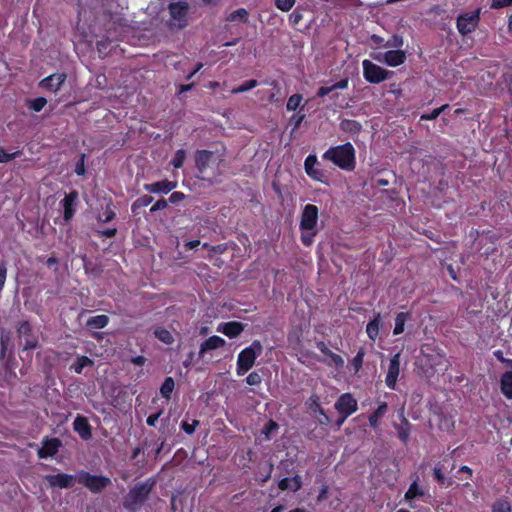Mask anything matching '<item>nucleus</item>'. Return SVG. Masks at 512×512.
I'll return each mask as SVG.
<instances>
[{
	"mask_svg": "<svg viewBox=\"0 0 512 512\" xmlns=\"http://www.w3.org/2000/svg\"><path fill=\"white\" fill-rule=\"evenodd\" d=\"M117 234V228H107L101 231H98V235L104 236L107 238H112Z\"/></svg>",
	"mask_w": 512,
	"mask_h": 512,
	"instance_id": "774afa93",
	"label": "nucleus"
},
{
	"mask_svg": "<svg viewBox=\"0 0 512 512\" xmlns=\"http://www.w3.org/2000/svg\"><path fill=\"white\" fill-rule=\"evenodd\" d=\"M45 479L51 487L67 489L74 485L76 477L66 473H58L55 475H47Z\"/></svg>",
	"mask_w": 512,
	"mask_h": 512,
	"instance_id": "dca6fc26",
	"label": "nucleus"
},
{
	"mask_svg": "<svg viewBox=\"0 0 512 512\" xmlns=\"http://www.w3.org/2000/svg\"><path fill=\"white\" fill-rule=\"evenodd\" d=\"M400 374V353L394 354L389 361L388 371L385 377L386 386L395 390Z\"/></svg>",
	"mask_w": 512,
	"mask_h": 512,
	"instance_id": "2eb2a0df",
	"label": "nucleus"
},
{
	"mask_svg": "<svg viewBox=\"0 0 512 512\" xmlns=\"http://www.w3.org/2000/svg\"><path fill=\"white\" fill-rule=\"evenodd\" d=\"M153 202V197L150 195H143L137 198L131 206V211L134 215L140 213V209L149 206Z\"/></svg>",
	"mask_w": 512,
	"mask_h": 512,
	"instance_id": "c9c22d12",
	"label": "nucleus"
},
{
	"mask_svg": "<svg viewBox=\"0 0 512 512\" xmlns=\"http://www.w3.org/2000/svg\"><path fill=\"white\" fill-rule=\"evenodd\" d=\"M86 172L85 164H84V155L80 158V160L76 163L75 166V173L78 176H83Z\"/></svg>",
	"mask_w": 512,
	"mask_h": 512,
	"instance_id": "680f3d73",
	"label": "nucleus"
},
{
	"mask_svg": "<svg viewBox=\"0 0 512 512\" xmlns=\"http://www.w3.org/2000/svg\"><path fill=\"white\" fill-rule=\"evenodd\" d=\"M199 424H200L199 420H193L192 423L182 421L181 429L188 435H191L195 432V430L199 426Z\"/></svg>",
	"mask_w": 512,
	"mask_h": 512,
	"instance_id": "603ef678",
	"label": "nucleus"
},
{
	"mask_svg": "<svg viewBox=\"0 0 512 512\" xmlns=\"http://www.w3.org/2000/svg\"><path fill=\"white\" fill-rule=\"evenodd\" d=\"M511 505L506 500L496 501L492 506V512H511Z\"/></svg>",
	"mask_w": 512,
	"mask_h": 512,
	"instance_id": "09e8293b",
	"label": "nucleus"
},
{
	"mask_svg": "<svg viewBox=\"0 0 512 512\" xmlns=\"http://www.w3.org/2000/svg\"><path fill=\"white\" fill-rule=\"evenodd\" d=\"M334 408L344 418H348L358 410V402L351 393H343L335 402Z\"/></svg>",
	"mask_w": 512,
	"mask_h": 512,
	"instance_id": "9b49d317",
	"label": "nucleus"
},
{
	"mask_svg": "<svg viewBox=\"0 0 512 512\" xmlns=\"http://www.w3.org/2000/svg\"><path fill=\"white\" fill-rule=\"evenodd\" d=\"M249 19V13L245 8H238L226 17L228 22H240L247 23Z\"/></svg>",
	"mask_w": 512,
	"mask_h": 512,
	"instance_id": "f704fd0d",
	"label": "nucleus"
},
{
	"mask_svg": "<svg viewBox=\"0 0 512 512\" xmlns=\"http://www.w3.org/2000/svg\"><path fill=\"white\" fill-rule=\"evenodd\" d=\"M20 151H16L14 153H7L4 148L0 147V163H7L11 160L15 159L20 155Z\"/></svg>",
	"mask_w": 512,
	"mask_h": 512,
	"instance_id": "864d4df0",
	"label": "nucleus"
},
{
	"mask_svg": "<svg viewBox=\"0 0 512 512\" xmlns=\"http://www.w3.org/2000/svg\"><path fill=\"white\" fill-rule=\"evenodd\" d=\"M17 333L20 338L24 339L23 350L35 349L38 345L37 338L32 333V326L29 321L24 320L19 323Z\"/></svg>",
	"mask_w": 512,
	"mask_h": 512,
	"instance_id": "4468645a",
	"label": "nucleus"
},
{
	"mask_svg": "<svg viewBox=\"0 0 512 512\" xmlns=\"http://www.w3.org/2000/svg\"><path fill=\"white\" fill-rule=\"evenodd\" d=\"M244 330V325L241 322L238 321H230L221 323L217 331L224 334L225 336L229 337L230 339L236 338L239 336Z\"/></svg>",
	"mask_w": 512,
	"mask_h": 512,
	"instance_id": "5701e85b",
	"label": "nucleus"
},
{
	"mask_svg": "<svg viewBox=\"0 0 512 512\" xmlns=\"http://www.w3.org/2000/svg\"><path fill=\"white\" fill-rule=\"evenodd\" d=\"M481 8H477L471 12H465L458 15L456 19V27L462 36H466L474 32L480 22Z\"/></svg>",
	"mask_w": 512,
	"mask_h": 512,
	"instance_id": "1a4fd4ad",
	"label": "nucleus"
},
{
	"mask_svg": "<svg viewBox=\"0 0 512 512\" xmlns=\"http://www.w3.org/2000/svg\"><path fill=\"white\" fill-rule=\"evenodd\" d=\"M434 479L440 484L445 485L446 487H450L453 484V480L450 478H446L444 473L442 472V468L440 466H436L433 469Z\"/></svg>",
	"mask_w": 512,
	"mask_h": 512,
	"instance_id": "58836bf2",
	"label": "nucleus"
},
{
	"mask_svg": "<svg viewBox=\"0 0 512 512\" xmlns=\"http://www.w3.org/2000/svg\"><path fill=\"white\" fill-rule=\"evenodd\" d=\"M410 318L409 312H399L395 317V326L393 329L394 335H400L405 330V324L407 320Z\"/></svg>",
	"mask_w": 512,
	"mask_h": 512,
	"instance_id": "473e14b6",
	"label": "nucleus"
},
{
	"mask_svg": "<svg viewBox=\"0 0 512 512\" xmlns=\"http://www.w3.org/2000/svg\"><path fill=\"white\" fill-rule=\"evenodd\" d=\"M185 198V194L183 192L174 191L168 198V203L175 204L182 201Z\"/></svg>",
	"mask_w": 512,
	"mask_h": 512,
	"instance_id": "13d9d810",
	"label": "nucleus"
},
{
	"mask_svg": "<svg viewBox=\"0 0 512 512\" xmlns=\"http://www.w3.org/2000/svg\"><path fill=\"white\" fill-rule=\"evenodd\" d=\"M177 187L176 181L162 180L150 184H144L143 188L149 193L168 194Z\"/></svg>",
	"mask_w": 512,
	"mask_h": 512,
	"instance_id": "aec40b11",
	"label": "nucleus"
},
{
	"mask_svg": "<svg viewBox=\"0 0 512 512\" xmlns=\"http://www.w3.org/2000/svg\"><path fill=\"white\" fill-rule=\"evenodd\" d=\"M303 20V9L297 7L289 15V23L292 27H296Z\"/></svg>",
	"mask_w": 512,
	"mask_h": 512,
	"instance_id": "de8ad7c7",
	"label": "nucleus"
},
{
	"mask_svg": "<svg viewBox=\"0 0 512 512\" xmlns=\"http://www.w3.org/2000/svg\"><path fill=\"white\" fill-rule=\"evenodd\" d=\"M381 324V314L379 312L374 314L373 319H371L366 325V333L370 340L375 341L379 336Z\"/></svg>",
	"mask_w": 512,
	"mask_h": 512,
	"instance_id": "bb28decb",
	"label": "nucleus"
},
{
	"mask_svg": "<svg viewBox=\"0 0 512 512\" xmlns=\"http://www.w3.org/2000/svg\"><path fill=\"white\" fill-rule=\"evenodd\" d=\"M155 337L164 344L171 345L174 342L172 333L163 327H158L154 331Z\"/></svg>",
	"mask_w": 512,
	"mask_h": 512,
	"instance_id": "4c0bfd02",
	"label": "nucleus"
},
{
	"mask_svg": "<svg viewBox=\"0 0 512 512\" xmlns=\"http://www.w3.org/2000/svg\"><path fill=\"white\" fill-rule=\"evenodd\" d=\"M316 347L323 355L329 358V361H323L326 365L336 368L343 367L344 359L340 355L332 352L323 341L317 342Z\"/></svg>",
	"mask_w": 512,
	"mask_h": 512,
	"instance_id": "6ab92c4d",
	"label": "nucleus"
},
{
	"mask_svg": "<svg viewBox=\"0 0 512 512\" xmlns=\"http://www.w3.org/2000/svg\"><path fill=\"white\" fill-rule=\"evenodd\" d=\"M406 52L403 50H388L384 53L383 58H376L378 61H383L390 67H397L406 61Z\"/></svg>",
	"mask_w": 512,
	"mask_h": 512,
	"instance_id": "a211bd4d",
	"label": "nucleus"
},
{
	"mask_svg": "<svg viewBox=\"0 0 512 512\" xmlns=\"http://www.w3.org/2000/svg\"><path fill=\"white\" fill-rule=\"evenodd\" d=\"M93 364V360L88 356H78L74 363L71 365V370L77 374H81L85 367L92 366Z\"/></svg>",
	"mask_w": 512,
	"mask_h": 512,
	"instance_id": "72a5a7b5",
	"label": "nucleus"
},
{
	"mask_svg": "<svg viewBox=\"0 0 512 512\" xmlns=\"http://www.w3.org/2000/svg\"><path fill=\"white\" fill-rule=\"evenodd\" d=\"M348 84H349V79L348 78H343L341 80H339L338 82H336L335 84L332 85V89L333 91L335 90H343V89H346L348 87Z\"/></svg>",
	"mask_w": 512,
	"mask_h": 512,
	"instance_id": "e2e57ef3",
	"label": "nucleus"
},
{
	"mask_svg": "<svg viewBox=\"0 0 512 512\" xmlns=\"http://www.w3.org/2000/svg\"><path fill=\"white\" fill-rule=\"evenodd\" d=\"M362 67L363 77L370 84H379L394 75L393 71L384 69L368 59L363 60Z\"/></svg>",
	"mask_w": 512,
	"mask_h": 512,
	"instance_id": "6e6552de",
	"label": "nucleus"
},
{
	"mask_svg": "<svg viewBox=\"0 0 512 512\" xmlns=\"http://www.w3.org/2000/svg\"><path fill=\"white\" fill-rule=\"evenodd\" d=\"M162 414V410L154 413V414H150L147 419H146V423L148 426L150 427H155L156 426V423L158 421V419L160 418Z\"/></svg>",
	"mask_w": 512,
	"mask_h": 512,
	"instance_id": "052dcab7",
	"label": "nucleus"
},
{
	"mask_svg": "<svg viewBox=\"0 0 512 512\" xmlns=\"http://www.w3.org/2000/svg\"><path fill=\"white\" fill-rule=\"evenodd\" d=\"M318 164L317 156L315 154H309L304 161L305 172L314 181L327 184L324 172L316 167Z\"/></svg>",
	"mask_w": 512,
	"mask_h": 512,
	"instance_id": "ddd939ff",
	"label": "nucleus"
},
{
	"mask_svg": "<svg viewBox=\"0 0 512 512\" xmlns=\"http://www.w3.org/2000/svg\"><path fill=\"white\" fill-rule=\"evenodd\" d=\"M263 346L259 340H254L250 346L244 348L237 357L236 373L238 376L245 375L255 364L256 359L261 355Z\"/></svg>",
	"mask_w": 512,
	"mask_h": 512,
	"instance_id": "39448f33",
	"label": "nucleus"
},
{
	"mask_svg": "<svg viewBox=\"0 0 512 512\" xmlns=\"http://www.w3.org/2000/svg\"><path fill=\"white\" fill-rule=\"evenodd\" d=\"M365 354V349L361 347L351 360V365L353 366L355 373H358L362 368Z\"/></svg>",
	"mask_w": 512,
	"mask_h": 512,
	"instance_id": "a19ab883",
	"label": "nucleus"
},
{
	"mask_svg": "<svg viewBox=\"0 0 512 512\" xmlns=\"http://www.w3.org/2000/svg\"><path fill=\"white\" fill-rule=\"evenodd\" d=\"M12 348V334L10 331L3 329L0 333V361L6 358L7 352Z\"/></svg>",
	"mask_w": 512,
	"mask_h": 512,
	"instance_id": "a878e982",
	"label": "nucleus"
},
{
	"mask_svg": "<svg viewBox=\"0 0 512 512\" xmlns=\"http://www.w3.org/2000/svg\"><path fill=\"white\" fill-rule=\"evenodd\" d=\"M500 389L507 399H512V371H506L500 378Z\"/></svg>",
	"mask_w": 512,
	"mask_h": 512,
	"instance_id": "c85d7f7f",
	"label": "nucleus"
},
{
	"mask_svg": "<svg viewBox=\"0 0 512 512\" xmlns=\"http://www.w3.org/2000/svg\"><path fill=\"white\" fill-rule=\"evenodd\" d=\"M67 76L65 73H54L41 80L40 86L50 91H58L65 82Z\"/></svg>",
	"mask_w": 512,
	"mask_h": 512,
	"instance_id": "4be33fe9",
	"label": "nucleus"
},
{
	"mask_svg": "<svg viewBox=\"0 0 512 512\" xmlns=\"http://www.w3.org/2000/svg\"><path fill=\"white\" fill-rule=\"evenodd\" d=\"M425 495V491L422 487L419 486L418 484V480H414L408 490L405 492L404 494V500L406 502L409 503V506L411 508H414L415 506L413 505L412 501L416 498V497H422Z\"/></svg>",
	"mask_w": 512,
	"mask_h": 512,
	"instance_id": "393cba45",
	"label": "nucleus"
},
{
	"mask_svg": "<svg viewBox=\"0 0 512 512\" xmlns=\"http://www.w3.org/2000/svg\"><path fill=\"white\" fill-rule=\"evenodd\" d=\"M278 428H279V426H278V424L274 420H269L265 424L262 432L265 434L267 439H270L271 434L273 432H275Z\"/></svg>",
	"mask_w": 512,
	"mask_h": 512,
	"instance_id": "5fc2aeb1",
	"label": "nucleus"
},
{
	"mask_svg": "<svg viewBox=\"0 0 512 512\" xmlns=\"http://www.w3.org/2000/svg\"><path fill=\"white\" fill-rule=\"evenodd\" d=\"M339 128L342 132L357 135L361 132L362 125L356 120L343 119L339 124Z\"/></svg>",
	"mask_w": 512,
	"mask_h": 512,
	"instance_id": "c756f323",
	"label": "nucleus"
},
{
	"mask_svg": "<svg viewBox=\"0 0 512 512\" xmlns=\"http://www.w3.org/2000/svg\"><path fill=\"white\" fill-rule=\"evenodd\" d=\"M155 482L147 479L135 484L123 499V507L129 512H137L148 499L154 488Z\"/></svg>",
	"mask_w": 512,
	"mask_h": 512,
	"instance_id": "20e7f679",
	"label": "nucleus"
},
{
	"mask_svg": "<svg viewBox=\"0 0 512 512\" xmlns=\"http://www.w3.org/2000/svg\"><path fill=\"white\" fill-rule=\"evenodd\" d=\"M116 217L115 206L112 199L107 202L102 214H99L97 221L99 223H109Z\"/></svg>",
	"mask_w": 512,
	"mask_h": 512,
	"instance_id": "7c9ffc66",
	"label": "nucleus"
},
{
	"mask_svg": "<svg viewBox=\"0 0 512 512\" xmlns=\"http://www.w3.org/2000/svg\"><path fill=\"white\" fill-rule=\"evenodd\" d=\"M168 207V200L161 198L155 202V204L150 208V212L154 213L159 210L166 209Z\"/></svg>",
	"mask_w": 512,
	"mask_h": 512,
	"instance_id": "6e6d98bb",
	"label": "nucleus"
},
{
	"mask_svg": "<svg viewBox=\"0 0 512 512\" xmlns=\"http://www.w3.org/2000/svg\"><path fill=\"white\" fill-rule=\"evenodd\" d=\"M512 5V0H492L491 8L499 9Z\"/></svg>",
	"mask_w": 512,
	"mask_h": 512,
	"instance_id": "bf43d9fd",
	"label": "nucleus"
},
{
	"mask_svg": "<svg viewBox=\"0 0 512 512\" xmlns=\"http://www.w3.org/2000/svg\"><path fill=\"white\" fill-rule=\"evenodd\" d=\"M46 104L47 100L44 97H37L35 99L27 101L28 108L33 110L34 112H40Z\"/></svg>",
	"mask_w": 512,
	"mask_h": 512,
	"instance_id": "37998d69",
	"label": "nucleus"
},
{
	"mask_svg": "<svg viewBox=\"0 0 512 512\" xmlns=\"http://www.w3.org/2000/svg\"><path fill=\"white\" fill-rule=\"evenodd\" d=\"M175 388V381L172 377L168 376L164 379L161 387L160 394L166 400H170L171 394Z\"/></svg>",
	"mask_w": 512,
	"mask_h": 512,
	"instance_id": "e433bc0d",
	"label": "nucleus"
},
{
	"mask_svg": "<svg viewBox=\"0 0 512 512\" xmlns=\"http://www.w3.org/2000/svg\"><path fill=\"white\" fill-rule=\"evenodd\" d=\"M296 0H275V6L282 12L290 11L295 5Z\"/></svg>",
	"mask_w": 512,
	"mask_h": 512,
	"instance_id": "8fccbe9b",
	"label": "nucleus"
},
{
	"mask_svg": "<svg viewBox=\"0 0 512 512\" xmlns=\"http://www.w3.org/2000/svg\"><path fill=\"white\" fill-rule=\"evenodd\" d=\"M246 383L250 386H259L262 383V376L257 371H253L246 377Z\"/></svg>",
	"mask_w": 512,
	"mask_h": 512,
	"instance_id": "3c124183",
	"label": "nucleus"
},
{
	"mask_svg": "<svg viewBox=\"0 0 512 512\" xmlns=\"http://www.w3.org/2000/svg\"><path fill=\"white\" fill-rule=\"evenodd\" d=\"M306 117V114L303 112V107L300 109V111L290 118V124L293 126V131H296L301 126L302 122L304 121Z\"/></svg>",
	"mask_w": 512,
	"mask_h": 512,
	"instance_id": "a18cd8bd",
	"label": "nucleus"
},
{
	"mask_svg": "<svg viewBox=\"0 0 512 512\" xmlns=\"http://www.w3.org/2000/svg\"><path fill=\"white\" fill-rule=\"evenodd\" d=\"M403 45V37L398 34H394L383 44L385 48H395V50H401Z\"/></svg>",
	"mask_w": 512,
	"mask_h": 512,
	"instance_id": "ea45409f",
	"label": "nucleus"
},
{
	"mask_svg": "<svg viewBox=\"0 0 512 512\" xmlns=\"http://www.w3.org/2000/svg\"><path fill=\"white\" fill-rule=\"evenodd\" d=\"M109 323V317L105 314L90 317L87 320V327L91 329H102Z\"/></svg>",
	"mask_w": 512,
	"mask_h": 512,
	"instance_id": "2f4dec72",
	"label": "nucleus"
},
{
	"mask_svg": "<svg viewBox=\"0 0 512 512\" xmlns=\"http://www.w3.org/2000/svg\"><path fill=\"white\" fill-rule=\"evenodd\" d=\"M197 178L202 181L213 182L223 174L221 165L224 163V154L201 149L194 154Z\"/></svg>",
	"mask_w": 512,
	"mask_h": 512,
	"instance_id": "f257e3e1",
	"label": "nucleus"
},
{
	"mask_svg": "<svg viewBox=\"0 0 512 512\" xmlns=\"http://www.w3.org/2000/svg\"><path fill=\"white\" fill-rule=\"evenodd\" d=\"M7 276V267L5 263L0 264V290L4 287Z\"/></svg>",
	"mask_w": 512,
	"mask_h": 512,
	"instance_id": "0e129e2a",
	"label": "nucleus"
},
{
	"mask_svg": "<svg viewBox=\"0 0 512 512\" xmlns=\"http://www.w3.org/2000/svg\"><path fill=\"white\" fill-rule=\"evenodd\" d=\"M256 86H258L257 80L251 79V80L245 81L240 86L234 88L232 92L234 94L243 93V92H246V91H249V90L255 88Z\"/></svg>",
	"mask_w": 512,
	"mask_h": 512,
	"instance_id": "49530a36",
	"label": "nucleus"
},
{
	"mask_svg": "<svg viewBox=\"0 0 512 512\" xmlns=\"http://www.w3.org/2000/svg\"><path fill=\"white\" fill-rule=\"evenodd\" d=\"M185 159L186 151L184 149H178L171 160V165L175 169H179L183 166Z\"/></svg>",
	"mask_w": 512,
	"mask_h": 512,
	"instance_id": "c03bdc74",
	"label": "nucleus"
},
{
	"mask_svg": "<svg viewBox=\"0 0 512 512\" xmlns=\"http://www.w3.org/2000/svg\"><path fill=\"white\" fill-rule=\"evenodd\" d=\"M61 441L58 438L46 439L43 442V446L37 451V455L40 459L53 457L59 450Z\"/></svg>",
	"mask_w": 512,
	"mask_h": 512,
	"instance_id": "412c9836",
	"label": "nucleus"
},
{
	"mask_svg": "<svg viewBox=\"0 0 512 512\" xmlns=\"http://www.w3.org/2000/svg\"><path fill=\"white\" fill-rule=\"evenodd\" d=\"M319 209L314 204H307L303 207L299 228L301 230V242L304 246L309 247L314 242L317 235Z\"/></svg>",
	"mask_w": 512,
	"mask_h": 512,
	"instance_id": "7ed1b4c3",
	"label": "nucleus"
},
{
	"mask_svg": "<svg viewBox=\"0 0 512 512\" xmlns=\"http://www.w3.org/2000/svg\"><path fill=\"white\" fill-rule=\"evenodd\" d=\"M189 3L186 1L170 2L168 4V11L170 20L168 25L170 28H177L179 30L188 26Z\"/></svg>",
	"mask_w": 512,
	"mask_h": 512,
	"instance_id": "423d86ee",
	"label": "nucleus"
},
{
	"mask_svg": "<svg viewBox=\"0 0 512 512\" xmlns=\"http://www.w3.org/2000/svg\"><path fill=\"white\" fill-rule=\"evenodd\" d=\"M291 480V490L293 492H297L299 491L301 488H302V479H301V476L296 474L294 477L290 478Z\"/></svg>",
	"mask_w": 512,
	"mask_h": 512,
	"instance_id": "4d7b16f0",
	"label": "nucleus"
},
{
	"mask_svg": "<svg viewBox=\"0 0 512 512\" xmlns=\"http://www.w3.org/2000/svg\"><path fill=\"white\" fill-rule=\"evenodd\" d=\"M73 429L84 441L90 440L92 438V427L85 416H76L73 422Z\"/></svg>",
	"mask_w": 512,
	"mask_h": 512,
	"instance_id": "f3484780",
	"label": "nucleus"
},
{
	"mask_svg": "<svg viewBox=\"0 0 512 512\" xmlns=\"http://www.w3.org/2000/svg\"><path fill=\"white\" fill-rule=\"evenodd\" d=\"M420 353L425 359V364L431 369L436 368L443 364L445 360V353L434 343H424L421 346Z\"/></svg>",
	"mask_w": 512,
	"mask_h": 512,
	"instance_id": "9d476101",
	"label": "nucleus"
},
{
	"mask_svg": "<svg viewBox=\"0 0 512 512\" xmlns=\"http://www.w3.org/2000/svg\"><path fill=\"white\" fill-rule=\"evenodd\" d=\"M291 480L290 478H283L281 479L279 482H278V488L281 490V491H286L288 489L291 490Z\"/></svg>",
	"mask_w": 512,
	"mask_h": 512,
	"instance_id": "338daca9",
	"label": "nucleus"
},
{
	"mask_svg": "<svg viewBox=\"0 0 512 512\" xmlns=\"http://www.w3.org/2000/svg\"><path fill=\"white\" fill-rule=\"evenodd\" d=\"M226 341L217 335L210 336L208 339H206L201 345L199 349V357H203L205 353L215 350L218 348H221L225 346Z\"/></svg>",
	"mask_w": 512,
	"mask_h": 512,
	"instance_id": "b1692460",
	"label": "nucleus"
},
{
	"mask_svg": "<svg viewBox=\"0 0 512 512\" xmlns=\"http://www.w3.org/2000/svg\"><path fill=\"white\" fill-rule=\"evenodd\" d=\"M322 159L347 172L354 171L356 167V151L350 142L329 147L322 154Z\"/></svg>",
	"mask_w": 512,
	"mask_h": 512,
	"instance_id": "f03ea898",
	"label": "nucleus"
},
{
	"mask_svg": "<svg viewBox=\"0 0 512 512\" xmlns=\"http://www.w3.org/2000/svg\"><path fill=\"white\" fill-rule=\"evenodd\" d=\"M302 100L303 96L299 93L291 95L286 103V109L288 111H296L300 107Z\"/></svg>",
	"mask_w": 512,
	"mask_h": 512,
	"instance_id": "79ce46f5",
	"label": "nucleus"
},
{
	"mask_svg": "<svg viewBox=\"0 0 512 512\" xmlns=\"http://www.w3.org/2000/svg\"><path fill=\"white\" fill-rule=\"evenodd\" d=\"M76 480L92 493H100L111 484L109 477L103 475H92L84 470L78 472Z\"/></svg>",
	"mask_w": 512,
	"mask_h": 512,
	"instance_id": "0eeeda50",
	"label": "nucleus"
},
{
	"mask_svg": "<svg viewBox=\"0 0 512 512\" xmlns=\"http://www.w3.org/2000/svg\"><path fill=\"white\" fill-rule=\"evenodd\" d=\"M79 194L78 191L72 190L60 201V207L63 209L64 224L69 223L76 212Z\"/></svg>",
	"mask_w": 512,
	"mask_h": 512,
	"instance_id": "f8f14e48",
	"label": "nucleus"
},
{
	"mask_svg": "<svg viewBox=\"0 0 512 512\" xmlns=\"http://www.w3.org/2000/svg\"><path fill=\"white\" fill-rule=\"evenodd\" d=\"M387 410L388 404L382 402L378 405L376 410L369 415L368 421L371 428L376 429L379 426V420L386 414Z\"/></svg>",
	"mask_w": 512,
	"mask_h": 512,
	"instance_id": "cd10ccee",
	"label": "nucleus"
},
{
	"mask_svg": "<svg viewBox=\"0 0 512 512\" xmlns=\"http://www.w3.org/2000/svg\"><path fill=\"white\" fill-rule=\"evenodd\" d=\"M398 437L404 444H406L409 439V429L400 427L398 429Z\"/></svg>",
	"mask_w": 512,
	"mask_h": 512,
	"instance_id": "69168bd1",
	"label": "nucleus"
}]
</instances>
